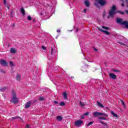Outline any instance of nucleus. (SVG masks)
Segmentation results:
<instances>
[{"mask_svg": "<svg viewBox=\"0 0 128 128\" xmlns=\"http://www.w3.org/2000/svg\"><path fill=\"white\" fill-rule=\"evenodd\" d=\"M121 2H124V0H120Z\"/></svg>", "mask_w": 128, "mask_h": 128, "instance_id": "680f3d73", "label": "nucleus"}, {"mask_svg": "<svg viewBox=\"0 0 128 128\" xmlns=\"http://www.w3.org/2000/svg\"><path fill=\"white\" fill-rule=\"evenodd\" d=\"M126 2H128V0H126Z\"/></svg>", "mask_w": 128, "mask_h": 128, "instance_id": "bf43d9fd", "label": "nucleus"}, {"mask_svg": "<svg viewBox=\"0 0 128 128\" xmlns=\"http://www.w3.org/2000/svg\"><path fill=\"white\" fill-rule=\"evenodd\" d=\"M4 6H6V0H4Z\"/></svg>", "mask_w": 128, "mask_h": 128, "instance_id": "4c0bfd02", "label": "nucleus"}, {"mask_svg": "<svg viewBox=\"0 0 128 128\" xmlns=\"http://www.w3.org/2000/svg\"><path fill=\"white\" fill-rule=\"evenodd\" d=\"M104 16H106V12L103 13V17L104 18Z\"/></svg>", "mask_w": 128, "mask_h": 128, "instance_id": "79ce46f5", "label": "nucleus"}, {"mask_svg": "<svg viewBox=\"0 0 128 128\" xmlns=\"http://www.w3.org/2000/svg\"><path fill=\"white\" fill-rule=\"evenodd\" d=\"M83 54H84V52H82Z\"/></svg>", "mask_w": 128, "mask_h": 128, "instance_id": "774afa93", "label": "nucleus"}, {"mask_svg": "<svg viewBox=\"0 0 128 128\" xmlns=\"http://www.w3.org/2000/svg\"><path fill=\"white\" fill-rule=\"evenodd\" d=\"M10 66H12V68L14 66V62H12L10 61Z\"/></svg>", "mask_w": 128, "mask_h": 128, "instance_id": "a878e982", "label": "nucleus"}, {"mask_svg": "<svg viewBox=\"0 0 128 128\" xmlns=\"http://www.w3.org/2000/svg\"><path fill=\"white\" fill-rule=\"evenodd\" d=\"M102 28H104V30H108V28L104 26H102Z\"/></svg>", "mask_w": 128, "mask_h": 128, "instance_id": "c9c22d12", "label": "nucleus"}, {"mask_svg": "<svg viewBox=\"0 0 128 128\" xmlns=\"http://www.w3.org/2000/svg\"><path fill=\"white\" fill-rule=\"evenodd\" d=\"M117 38H118V40H120L121 42H120V41L118 40L117 41L118 44H120L122 46H126V44H124V43L128 44V40L125 38L124 37L122 36H118Z\"/></svg>", "mask_w": 128, "mask_h": 128, "instance_id": "f03ea898", "label": "nucleus"}, {"mask_svg": "<svg viewBox=\"0 0 128 128\" xmlns=\"http://www.w3.org/2000/svg\"><path fill=\"white\" fill-rule=\"evenodd\" d=\"M66 104H64V102H61L60 103V106H65Z\"/></svg>", "mask_w": 128, "mask_h": 128, "instance_id": "c756f323", "label": "nucleus"}, {"mask_svg": "<svg viewBox=\"0 0 128 128\" xmlns=\"http://www.w3.org/2000/svg\"><path fill=\"white\" fill-rule=\"evenodd\" d=\"M81 118H84V114L81 116Z\"/></svg>", "mask_w": 128, "mask_h": 128, "instance_id": "ea45409f", "label": "nucleus"}, {"mask_svg": "<svg viewBox=\"0 0 128 128\" xmlns=\"http://www.w3.org/2000/svg\"><path fill=\"white\" fill-rule=\"evenodd\" d=\"M84 4L87 8H90V2L88 0L84 2Z\"/></svg>", "mask_w": 128, "mask_h": 128, "instance_id": "a211bd4d", "label": "nucleus"}, {"mask_svg": "<svg viewBox=\"0 0 128 128\" xmlns=\"http://www.w3.org/2000/svg\"><path fill=\"white\" fill-rule=\"evenodd\" d=\"M0 72H2V74H4V70H1Z\"/></svg>", "mask_w": 128, "mask_h": 128, "instance_id": "a19ab883", "label": "nucleus"}, {"mask_svg": "<svg viewBox=\"0 0 128 128\" xmlns=\"http://www.w3.org/2000/svg\"><path fill=\"white\" fill-rule=\"evenodd\" d=\"M94 124V122H90L88 124L87 126H91V124Z\"/></svg>", "mask_w": 128, "mask_h": 128, "instance_id": "7c9ffc66", "label": "nucleus"}, {"mask_svg": "<svg viewBox=\"0 0 128 128\" xmlns=\"http://www.w3.org/2000/svg\"><path fill=\"white\" fill-rule=\"evenodd\" d=\"M96 2H95L94 5L98 8H100V6H98V4L102 6H106V0H96Z\"/></svg>", "mask_w": 128, "mask_h": 128, "instance_id": "39448f33", "label": "nucleus"}, {"mask_svg": "<svg viewBox=\"0 0 128 128\" xmlns=\"http://www.w3.org/2000/svg\"><path fill=\"white\" fill-rule=\"evenodd\" d=\"M99 120H106V118L104 117H100Z\"/></svg>", "mask_w": 128, "mask_h": 128, "instance_id": "2f4dec72", "label": "nucleus"}, {"mask_svg": "<svg viewBox=\"0 0 128 128\" xmlns=\"http://www.w3.org/2000/svg\"><path fill=\"white\" fill-rule=\"evenodd\" d=\"M58 38V36H56V38Z\"/></svg>", "mask_w": 128, "mask_h": 128, "instance_id": "052dcab7", "label": "nucleus"}, {"mask_svg": "<svg viewBox=\"0 0 128 128\" xmlns=\"http://www.w3.org/2000/svg\"><path fill=\"white\" fill-rule=\"evenodd\" d=\"M100 114H101V112H96L93 113V116H94V118H96V116H100Z\"/></svg>", "mask_w": 128, "mask_h": 128, "instance_id": "9b49d317", "label": "nucleus"}, {"mask_svg": "<svg viewBox=\"0 0 128 128\" xmlns=\"http://www.w3.org/2000/svg\"><path fill=\"white\" fill-rule=\"evenodd\" d=\"M36 100H34V102H33V104H34V103H36Z\"/></svg>", "mask_w": 128, "mask_h": 128, "instance_id": "3c124183", "label": "nucleus"}, {"mask_svg": "<svg viewBox=\"0 0 128 128\" xmlns=\"http://www.w3.org/2000/svg\"><path fill=\"white\" fill-rule=\"evenodd\" d=\"M84 124V122L82 120H78L76 122H75L74 124L76 126H80Z\"/></svg>", "mask_w": 128, "mask_h": 128, "instance_id": "423d86ee", "label": "nucleus"}, {"mask_svg": "<svg viewBox=\"0 0 128 128\" xmlns=\"http://www.w3.org/2000/svg\"><path fill=\"white\" fill-rule=\"evenodd\" d=\"M48 64V68H54V62H50V64Z\"/></svg>", "mask_w": 128, "mask_h": 128, "instance_id": "dca6fc26", "label": "nucleus"}, {"mask_svg": "<svg viewBox=\"0 0 128 128\" xmlns=\"http://www.w3.org/2000/svg\"><path fill=\"white\" fill-rule=\"evenodd\" d=\"M16 79L17 80H20V75L18 74H17L16 76Z\"/></svg>", "mask_w": 128, "mask_h": 128, "instance_id": "5701e85b", "label": "nucleus"}, {"mask_svg": "<svg viewBox=\"0 0 128 128\" xmlns=\"http://www.w3.org/2000/svg\"><path fill=\"white\" fill-rule=\"evenodd\" d=\"M6 90V87H4V88H0V92H4V90Z\"/></svg>", "mask_w": 128, "mask_h": 128, "instance_id": "b1692460", "label": "nucleus"}, {"mask_svg": "<svg viewBox=\"0 0 128 128\" xmlns=\"http://www.w3.org/2000/svg\"><path fill=\"white\" fill-rule=\"evenodd\" d=\"M97 106H100V108H104V106H102V103L98 102H97Z\"/></svg>", "mask_w": 128, "mask_h": 128, "instance_id": "6ab92c4d", "label": "nucleus"}, {"mask_svg": "<svg viewBox=\"0 0 128 128\" xmlns=\"http://www.w3.org/2000/svg\"><path fill=\"white\" fill-rule=\"evenodd\" d=\"M80 104L81 106H85L84 103H82V102H80Z\"/></svg>", "mask_w": 128, "mask_h": 128, "instance_id": "cd10ccee", "label": "nucleus"}, {"mask_svg": "<svg viewBox=\"0 0 128 128\" xmlns=\"http://www.w3.org/2000/svg\"><path fill=\"white\" fill-rule=\"evenodd\" d=\"M116 14V11H112L110 10L109 12V15L110 16V18H113L114 16Z\"/></svg>", "mask_w": 128, "mask_h": 128, "instance_id": "1a4fd4ad", "label": "nucleus"}, {"mask_svg": "<svg viewBox=\"0 0 128 128\" xmlns=\"http://www.w3.org/2000/svg\"><path fill=\"white\" fill-rule=\"evenodd\" d=\"M62 96L64 100H68V94L66 93V92H63Z\"/></svg>", "mask_w": 128, "mask_h": 128, "instance_id": "4468645a", "label": "nucleus"}, {"mask_svg": "<svg viewBox=\"0 0 128 128\" xmlns=\"http://www.w3.org/2000/svg\"><path fill=\"white\" fill-rule=\"evenodd\" d=\"M86 52V50H84V52Z\"/></svg>", "mask_w": 128, "mask_h": 128, "instance_id": "0e129e2a", "label": "nucleus"}, {"mask_svg": "<svg viewBox=\"0 0 128 128\" xmlns=\"http://www.w3.org/2000/svg\"><path fill=\"white\" fill-rule=\"evenodd\" d=\"M28 20H32V17L30 16H28Z\"/></svg>", "mask_w": 128, "mask_h": 128, "instance_id": "72a5a7b5", "label": "nucleus"}, {"mask_svg": "<svg viewBox=\"0 0 128 128\" xmlns=\"http://www.w3.org/2000/svg\"><path fill=\"white\" fill-rule=\"evenodd\" d=\"M100 116H108V114H106V113H101Z\"/></svg>", "mask_w": 128, "mask_h": 128, "instance_id": "473e14b6", "label": "nucleus"}, {"mask_svg": "<svg viewBox=\"0 0 128 128\" xmlns=\"http://www.w3.org/2000/svg\"><path fill=\"white\" fill-rule=\"evenodd\" d=\"M98 30H100V32H104V34H108V35L110 34V32H108V31L102 30L100 28H98Z\"/></svg>", "mask_w": 128, "mask_h": 128, "instance_id": "ddd939ff", "label": "nucleus"}, {"mask_svg": "<svg viewBox=\"0 0 128 128\" xmlns=\"http://www.w3.org/2000/svg\"><path fill=\"white\" fill-rule=\"evenodd\" d=\"M56 47L54 45H52L51 48V53L50 56H48V60H51L54 61V60H56Z\"/></svg>", "mask_w": 128, "mask_h": 128, "instance_id": "f257e3e1", "label": "nucleus"}, {"mask_svg": "<svg viewBox=\"0 0 128 128\" xmlns=\"http://www.w3.org/2000/svg\"><path fill=\"white\" fill-rule=\"evenodd\" d=\"M126 14H128V10H126Z\"/></svg>", "mask_w": 128, "mask_h": 128, "instance_id": "864d4df0", "label": "nucleus"}, {"mask_svg": "<svg viewBox=\"0 0 128 128\" xmlns=\"http://www.w3.org/2000/svg\"><path fill=\"white\" fill-rule=\"evenodd\" d=\"M4 98H6V96H4Z\"/></svg>", "mask_w": 128, "mask_h": 128, "instance_id": "338daca9", "label": "nucleus"}, {"mask_svg": "<svg viewBox=\"0 0 128 128\" xmlns=\"http://www.w3.org/2000/svg\"><path fill=\"white\" fill-rule=\"evenodd\" d=\"M86 66H88L85 64V66L82 67V72H84V70H86Z\"/></svg>", "mask_w": 128, "mask_h": 128, "instance_id": "393cba45", "label": "nucleus"}, {"mask_svg": "<svg viewBox=\"0 0 128 128\" xmlns=\"http://www.w3.org/2000/svg\"><path fill=\"white\" fill-rule=\"evenodd\" d=\"M57 32H60V30H57Z\"/></svg>", "mask_w": 128, "mask_h": 128, "instance_id": "8fccbe9b", "label": "nucleus"}, {"mask_svg": "<svg viewBox=\"0 0 128 128\" xmlns=\"http://www.w3.org/2000/svg\"><path fill=\"white\" fill-rule=\"evenodd\" d=\"M84 14H86V9H84Z\"/></svg>", "mask_w": 128, "mask_h": 128, "instance_id": "c03bdc74", "label": "nucleus"}, {"mask_svg": "<svg viewBox=\"0 0 128 128\" xmlns=\"http://www.w3.org/2000/svg\"><path fill=\"white\" fill-rule=\"evenodd\" d=\"M94 50H95V52H98V49L94 48Z\"/></svg>", "mask_w": 128, "mask_h": 128, "instance_id": "09e8293b", "label": "nucleus"}, {"mask_svg": "<svg viewBox=\"0 0 128 128\" xmlns=\"http://www.w3.org/2000/svg\"><path fill=\"white\" fill-rule=\"evenodd\" d=\"M114 72H118V70H114Z\"/></svg>", "mask_w": 128, "mask_h": 128, "instance_id": "603ef678", "label": "nucleus"}, {"mask_svg": "<svg viewBox=\"0 0 128 128\" xmlns=\"http://www.w3.org/2000/svg\"><path fill=\"white\" fill-rule=\"evenodd\" d=\"M12 120H16V118H20V117L16 116V117H12Z\"/></svg>", "mask_w": 128, "mask_h": 128, "instance_id": "c85d7f7f", "label": "nucleus"}, {"mask_svg": "<svg viewBox=\"0 0 128 128\" xmlns=\"http://www.w3.org/2000/svg\"><path fill=\"white\" fill-rule=\"evenodd\" d=\"M0 64L4 66H8V62L4 60H0Z\"/></svg>", "mask_w": 128, "mask_h": 128, "instance_id": "6e6552de", "label": "nucleus"}, {"mask_svg": "<svg viewBox=\"0 0 128 128\" xmlns=\"http://www.w3.org/2000/svg\"><path fill=\"white\" fill-rule=\"evenodd\" d=\"M108 18H110V16H108Z\"/></svg>", "mask_w": 128, "mask_h": 128, "instance_id": "69168bd1", "label": "nucleus"}, {"mask_svg": "<svg viewBox=\"0 0 128 128\" xmlns=\"http://www.w3.org/2000/svg\"><path fill=\"white\" fill-rule=\"evenodd\" d=\"M40 16H48V12H46L44 8L42 12L40 14Z\"/></svg>", "mask_w": 128, "mask_h": 128, "instance_id": "0eeeda50", "label": "nucleus"}, {"mask_svg": "<svg viewBox=\"0 0 128 128\" xmlns=\"http://www.w3.org/2000/svg\"><path fill=\"white\" fill-rule=\"evenodd\" d=\"M21 13L22 14H23V16H24V14H26V11L24 10V8H21Z\"/></svg>", "mask_w": 128, "mask_h": 128, "instance_id": "aec40b11", "label": "nucleus"}, {"mask_svg": "<svg viewBox=\"0 0 128 128\" xmlns=\"http://www.w3.org/2000/svg\"><path fill=\"white\" fill-rule=\"evenodd\" d=\"M111 114H112V116H115V118H118V115L116 114L115 113H114V112H112Z\"/></svg>", "mask_w": 128, "mask_h": 128, "instance_id": "bb28decb", "label": "nucleus"}, {"mask_svg": "<svg viewBox=\"0 0 128 128\" xmlns=\"http://www.w3.org/2000/svg\"><path fill=\"white\" fill-rule=\"evenodd\" d=\"M54 104H58L57 101H54Z\"/></svg>", "mask_w": 128, "mask_h": 128, "instance_id": "13d9d810", "label": "nucleus"}, {"mask_svg": "<svg viewBox=\"0 0 128 128\" xmlns=\"http://www.w3.org/2000/svg\"><path fill=\"white\" fill-rule=\"evenodd\" d=\"M44 97H40L39 98V100H44Z\"/></svg>", "mask_w": 128, "mask_h": 128, "instance_id": "e433bc0d", "label": "nucleus"}, {"mask_svg": "<svg viewBox=\"0 0 128 128\" xmlns=\"http://www.w3.org/2000/svg\"><path fill=\"white\" fill-rule=\"evenodd\" d=\"M10 54H16V49L15 48H11L10 50Z\"/></svg>", "mask_w": 128, "mask_h": 128, "instance_id": "2eb2a0df", "label": "nucleus"}, {"mask_svg": "<svg viewBox=\"0 0 128 128\" xmlns=\"http://www.w3.org/2000/svg\"><path fill=\"white\" fill-rule=\"evenodd\" d=\"M12 98L11 100V102H12V104H18V97H16V92H14V90H12Z\"/></svg>", "mask_w": 128, "mask_h": 128, "instance_id": "20e7f679", "label": "nucleus"}, {"mask_svg": "<svg viewBox=\"0 0 128 128\" xmlns=\"http://www.w3.org/2000/svg\"><path fill=\"white\" fill-rule=\"evenodd\" d=\"M109 76H110L111 78H112V80H116V76L113 73L109 74Z\"/></svg>", "mask_w": 128, "mask_h": 128, "instance_id": "9d476101", "label": "nucleus"}, {"mask_svg": "<svg viewBox=\"0 0 128 128\" xmlns=\"http://www.w3.org/2000/svg\"><path fill=\"white\" fill-rule=\"evenodd\" d=\"M116 6L113 5L112 6V7L111 9L110 10H112L113 12H116Z\"/></svg>", "mask_w": 128, "mask_h": 128, "instance_id": "412c9836", "label": "nucleus"}, {"mask_svg": "<svg viewBox=\"0 0 128 128\" xmlns=\"http://www.w3.org/2000/svg\"><path fill=\"white\" fill-rule=\"evenodd\" d=\"M118 12H119V14H124V12L122 11H118Z\"/></svg>", "mask_w": 128, "mask_h": 128, "instance_id": "f704fd0d", "label": "nucleus"}, {"mask_svg": "<svg viewBox=\"0 0 128 128\" xmlns=\"http://www.w3.org/2000/svg\"><path fill=\"white\" fill-rule=\"evenodd\" d=\"M78 32V28H77V29L76 30V32Z\"/></svg>", "mask_w": 128, "mask_h": 128, "instance_id": "6e6d98bb", "label": "nucleus"}, {"mask_svg": "<svg viewBox=\"0 0 128 128\" xmlns=\"http://www.w3.org/2000/svg\"><path fill=\"white\" fill-rule=\"evenodd\" d=\"M120 100L122 104V106H124V108H126V104H124V101L122 100Z\"/></svg>", "mask_w": 128, "mask_h": 128, "instance_id": "4be33fe9", "label": "nucleus"}, {"mask_svg": "<svg viewBox=\"0 0 128 128\" xmlns=\"http://www.w3.org/2000/svg\"><path fill=\"white\" fill-rule=\"evenodd\" d=\"M88 112H86L84 114V116H88Z\"/></svg>", "mask_w": 128, "mask_h": 128, "instance_id": "a18cd8bd", "label": "nucleus"}, {"mask_svg": "<svg viewBox=\"0 0 128 128\" xmlns=\"http://www.w3.org/2000/svg\"><path fill=\"white\" fill-rule=\"evenodd\" d=\"M32 104V102L30 101L28 102H27L26 103V104L25 105L26 108H28L30 106V105Z\"/></svg>", "mask_w": 128, "mask_h": 128, "instance_id": "f8f14e48", "label": "nucleus"}, {"mask_svg": "<svg viewBox=\"0 0 128 128\" xmlns=\"http://www.w3.org/2000/svg\"><path fill=\"white\" fill-rule=\"evenodd\" d=\"M122 6H124V3L121 4Z\"/></svg>", "mask_w": 128, "mask_h": 128, "instance_id": "49530a36", "label": "nucleus"}, {"mask_svg": "<svg viewBox=\"0 0 128 128\" xmlns=\"http://www.w3.org/2000/svg\"><path fill=\"white\" fill-rule=\"evenodd\" d=\"M100 124H104V125L106 124V123H104V122H102V120H100Z\"/></svg>", "mask_w": 128, "mask_h": 128, "instance_id": "58836bf2", "label": "nucleus"}, {"mask_svg": "<svg viewBox=\"0 0 128 128\" xmlns=\"http://www.w3.org/2000/svg\"><path fill=\"white\" fill-rule=\"evenodd\" d=\"M26 128H30V125L29 124L26 125Z\"/></svg>", "mask_w": 128, "mask_h": 128, "instance_id": "37998d69", "label": "nucleus"}, {"mask_svg": "<svg viewBox=\"0 0 128 128\" xmlns=\"http://www.w3.org/2000/svg\"><path fill=\"white\" fill-rule=\"evenodd\" d=\"M35 21H36V20H33L34 22Z\"/></svg>", "mask_w": 128, "mask_h": 128, "instance_id": "e2e57ef3", "label": "nucleus"}, {"mask_svg": "<svg viewBox=\"0 0 128 128\" xmlns=\"http://www.w3.org/2000/svg\"><path fill=\"white\" fill-rule=\"evenodd\" d=\"M93 82H96V80H93Z\"/></svg>", "mask_w": 128, "mask_h": 128, "instance_id": "5fc2aeb1", "label": "nucleus"}, {"mask_svg": "<svg viewBox=\"0 0 128 128\" xmlns=\"http://www.w3.org/2000/svg\"><path fill=\"white\" fill-rule=\"evenodd\" d=\"M42 48L43 50H46V47L44 46H42Z\"/></svg>", "mask_w": 128, "mask_h": 128, "instance_id": "de8ad7c7", "label": "nucleus"}, {"mask_svg": "<svg viewBox=\"0 0 128 128\" xmlns=\"http://www.w3.org/2000/svg\"><path fill=\"white\" fill-rule=\"evenodd\" d=\"M6 7L8 8L9 10L10 9V6H8V5H7Z\"/></svg>", "mask_w": 128, "mask_h": 128, "instance_id": "4d7b16f0", "label": "nucleus"}, {"mask_svg": "<svg viewBox=\"0 0 128 128\" xmlns=\"http://www.w3.org/2000/svg\"><path fill=\"white\" fill-rule=\"evenodd\" d=\"M56 120L58 122H62V117L60 116H58L56 117Z\"/></svg>", "mask_w": 128, "mask_h": 128, "instance_id": "f3484780", "label": "nucleus"}, {"mask_svg": "<svg viewBox=\"0 0 128 128\" xmlns=\"http://www.w3.org/2000/svg\"><path fill=\"white\" fill-rule=\"evenodd\" d=\"M117 24H120L122 26H124L126 28H128V21H123L120 18H116Z\"/></svg>", "mask_w": 128, "mask_h": 128, "instance_id": "7ed1b4c3", "label": "nucleus"}]
</instances>
